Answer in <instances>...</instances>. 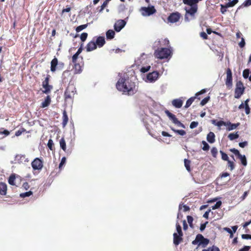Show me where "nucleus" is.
Instances as JSON below:
<instances>
[{"label": "nucleus", "mask_w": 251, "mask_h": 251, "mask_svg": "<svg viewBox=\"0 0 251 251\" xmlns=\"http://www.w3.org/2000/svg\"><path fill=\"white\" fill-rule=\"evenodd\" d=\"M238 2V0H232L231 1L229 0V1L226 4L228 8L232 7L234 6Z\"/></svg>", "instance_id": "33"}, {"label": "nucleus", "mask_w": 251, "mask_h": 251, "mask_svg": "<svg viewBox=\"0 0 251 251\" xmlns=\"http://www.w3.org/2000/svg\"><path fill=\"white\" fill-rule=\"evenodd\" d=\"M76 90L75 86L73 84H69L65 91V100L73 99Z\"/></svg>", "instance_id": "8"}, {"label": "nucleus", "mask_w": 251, "mask_h": 251, "mask_svg": "<svg viewBox=\"0 0 251 251\" xmlns=\"http://www.w3.org/2000/svg\"><path fill=\"white\" fill-rule=\"evenodd\" d=\"M209 240L205 238L201 234L197 235L196 238L192 242L193 245H198V247L201 246L202 248H205L209 243Z\"/></svg>", "instance_id": "4"}, {"label": "nucleus", "mask_w": 251, "mask_h": 251, "mask_svg": "<svg viewBox=\"0 0 251 251\" xmlns=\"http://www.w3.org/2000/svg\"><path fill=\"white\" fill-rule=\"evenodd\" d=\"M87 26V24L82 25L79 26H78L76 28L75 30L77 32H79L82 30L83 29L86 28Z\"/></svg>", "instance_id": "43"}, {"label": "nucleus", "mask_w": 251, "mask_h": 251, "mask_svg": "<svg viewBox=\"0 0 251 251\" xmlns=\"http://www.w3.org/2000/svg\"><path fill=\"white\" fill-rule=\"evenodd\" d=\"M182 207L183 208V211L184 212H186V211H188L190 210V208L189 206H188L187 205H183V204H179V210H180V209H181Z\"/></svg>", "instance_id": "46"}, {"label": "nucleus", "mask_w": 251, "mask_h": 251, "mask_svg": "<svg viewBox=\"0 0 251 251\" xmlns=\"http://www.w3.org/2000/svg\"><path fill=\"white\" fill-rule=\"evenodd\" d=\"M62 126L63 127H65L67 125L68 122V117L67 115V113L65 110H64L63 112V116H62Z\"/></svg>", "instance_id": "27"}, {"label": "nucleus", "mask_w": 251, "mask_h": 251, "mask_svg": "<svg viewBox=\"0 0 251 251\" xmlns=\"http://www.w3.org/2000/svg\"><path fill=\"white\" fill-rule=\"evenodd\" d=\"M211 154L213 157H216L218 153V150L216 148L213 147L211 150Z\"/></svg>", "instance_id": "54"}, {"label": "nucleus", "mask_w": 251, "mask_h": 251, "mask_svg": "<svg viewBox=\"0 0 251 251\" xmlns=\"http://www.w3.org/2000/svg\"><path fill=\"white\" fill-rule=\"evenodd\" d=\"M176 231L178 233V234H179L180 236H183V233L181 230V227L180 225L178 223L176 224Z\"/></svg>", "instance_id": "45"}, {"label": "nucleus", "mask_w": 251, "mask_h": 251, "mask_svg": "<svg viewBox=\"0 0 251 251\" xmlns=\"http://www.w3.org/2000/svg\"><path fill=\"white\" fill-rule=\"evenodd\" d=\"M165 114L168 116L169 119L176 125L177 126L184 128V125L181 123L176 117V116L171 113L169 110H166L165 111Z\"/></svg>", "instance_id": "12"}, {"label": "nucleus", "mask_w": 251, "mask_h": 251, "mask_svg": "<svg viewBox=\"0 0 251 251\" xmlns=\"http://www.w3.org/2000/svg\"><path fill=\"white\" fill-rule=\"evenodd\" d=\"M229 174L227 173V172H225V173H223L221 176H220L218 178V181H220L222 182V179L225 177H228L226 180V181H228L230 180V178L229 177Z\"/></svg>", "instance_id": "31"}, {"label": "nucleus", "mask_w": 251, "mask_h": 251, "mask_svg": "<svg viewBox=\"0 0 251 251\" xmlns=\"http://www.w3.org/2000/svg\"><path fill=\"white\" fill-rule=\"evenodd\" d=\"M107 3L106 2L104 1L103 3L101 5L100 9L99 10V12H101L102 11V10L104 9V8L107 6Z\"/></svg>", "instance_id": "59"}, {"label": "nucleus", "mask_w": 251, "mask_h": 251, "mask_svg": "<svg viewBox=\"0 0 251 251\" xmlns=\"http://www.w3.org/2000/svg\"><path fill=\"white\" fill-rule=\"evenodd\" d=\"M239 123H237L236 124H232L230 122H228L226 123V126H227V130L230 131L233 129L236 128L239 125Z\"/></svg>", "instance_id": "23"}, {"label": "nucleus", "mask_w": 251, "mask_h": 251, "mask_svg": "<svg viewBox=\"0 0 251 251\" xmlns=\"http://www.w3.org/2000/svg\"><path fill=\"white\" fill-rule=\"evenodd\" d=\"M198 124H199V123L198 122L193 121V122H191V123L190 124V127L191 129H193V128L196 127L198 126Z\"/></svg>", "instance_id": "56"}, {"label": "nucleus", "mask_w": 251, "mask_h": 251, "mask_svg": "<svg viewBox=\"0 0 251 251\" xmlns=\"http://www.w3.org/2000/svg\"><path fill=\"white\" fill-rule=\"evenodd\" d=\"M209 99H210L209 97H207L205 98L204 99L202 100L201 101L200 104L201 106L204 105L206 103H207L208 102V101L209 100Z\"/></svg>", "instance_id": "50"}, {"label": "nucleus", "mask_w": 251, "mask_h": 251, "mask_svg": "<svg viewBox=\"0 0 251 251\" xmlns=\"http://www.w3.org/2000/svg\"><path fill=\"white\" fill-rule=\"evenodd\" d=\"M221 8H220V11L223 14H225L227 12V8L228 7L226 6V4L225 5L224 4H221L220 5Z\"/></svg>", "instance_id": "41"}, {"label": "nucleus", "mask_w": 251, "mask_h": 251, "mask_svg": "<svg viewBox=\"0 0 251 251\" xmlns=\"http://www.w3.org/2000/svg\"><path fill=\"white\" fill-rule=\"evenodd\" d=\"M159 75V73L157 71H153L148 74L147 79L150 82H153L156 81Z\"/></svg>", "instance_id": "19"}, {"label": "nucleus", "mask_w": 251, "mask_h": 251, "mask_svg": "<svg viewBox=\"0 0 251 251\" xmlns=\"http://www.w3.org/2000/svg\"><path fill=\"white\" fill-rule=\"evenodd\" d=\"M25 129L24 128H22L21 129L18 130L15 132V136H19L21 135L22 133L25 132Z\"/></svg>", "instance_id": "57"}, {"label": "nucleus", "mask_w": 251, "mask_h": 251, "mask_svg": "<svg viewBox=\"0 0 251 251\" xmlns=\"http://www.w3.org/2000/svg\"><path fill=\"white\" fill-rule=\"evenodd\" d=\"M155 50L154 52V56L155 58L160 59L168 58L172 53V50L167 48H159Z\"/></svg>", "instance_id": "2"}, {"label": "nucleus", "mask_w": 251, "mask_h": 251, "mask_svg": "<svg viewBox=\"0 0 251 251\" xmlns=\"http://www.w3.org/2000/svg\"><path fill=\"white\" fill-rule=\"evenodd\" d=\"M169 44L170 42L167 38L161 39L155 42L154 47H168Z\"/></svg>", "instance_id": "17"}, {"label": "nucleus", "mask_w": 251, "mask_h": 251, "mask_svg": "<svg viewBox=\"0 0 251 251\" xmlns=\"http://www.w3.org/2000/svg\"><path fill=\"white\" fill-rule=\"evenodd\" d=\"M140 11L141 12L142 15L143 16H150L156 12V10L153 5L149 6L148 7H142Z\"/></svg>", "instance_id": "11"}, {"label": "nucleus", "mask_w": 251, "mask_h": 251, "mask_svg": "<svg viewBox=\"0 0 251 251\" xmlns=\"http://www.w3.org/2000/svg\"><path fill=\"white\" fill-rule=\"evenodd\" d=\"M32 193H33L32 191H29L28 192H26L25 193H23L20 194V196L21 198H24L26 197H29L30 196L32 195Z\"/></svg>", "instance_id": "42"}, {"label": "nucleus", "mask_w": 251, "mask_h": 251, "mask_svg": "<svg viewBox=\"0 0 251 251\" xmlns=\"http://www.w3.org/2000/svg\"><path fill=\"white\" fill-rule=\"evenodd\" d=\"M221 205H222L221 201H218L216 203V204L212 206L211 207L213 210H215V209L220 208V206H221Z\"/></svg>", "instance_id": "49"}, {"label": "nucleus", "mask_w": 251, "mask_h": 251, "mask_svg": "<svg viewBox=\"0 0 251 251\" xmlns=\"http://www.w3.org/2000/svg\"><path fill=\"white\" fill-rule=\"evenodd\" d=\"M187 219L190 227H193V218L191 216H187Z\"/></svg>", "instance_id": "48"}, {"label": "nucleus", "mask_w": 251, "mask_h": 251, "mask_svg": "<svg viewBox=\"0 0 251 251\" xmlns=\"http://www.w3.org/2000/svg\"><path fill=\"white\" fill-rule=\"evenodd\" d=\"M248 191H246L244 193L243 196H242L240 198H239V200H240V201H244L246 198L247 197L248 195Z\"/></svg>", "instance_id": "58"}, {"label": "nucleus", "mask_w": 251, "mask_h": 251, "mask_svg": "<svg viewBox=\"0 0 251 251\" xmlns=\"http://www.w3.org/2000/svg\"><path fill=\"white\" fill-rule=\"evenodd\" d=\"M243 5L245 7H247L251 5V0H246L243 3Z\"/></svg>", "instance_id": "60"}, {"label": "nucleus", "mask_w": 251, "mask_h": 251, "mask_svg": "<svg viewBox=\"0 0 251 251\" xmlns=\"http://www.w3.org/2000/svg\"><path fill=\"white\" fill-rule=\"evenodd\" d=\"M250 249V246H245L243 248L239 249V251H249Z\"/></svg>", "instance_id": "62"}, {"label": "nucleus", "mask_w": 251, "mask_h": 251, "mask_svg": "<svg viewBox=\"0 0 251 251\" xmlns=\"http://www.w3.org/2000/svg\"><path fill=\"white\" fill-rule=\"evenodd\" d=\"M242 238L244 239H251V235L250 234H242Z\"/></svg>", "instance_id": "63"}, {"label": "nucleus", "mask_w": 251, "mask_h": 251, "mask_svg": "<svg viewBox=\"0 0 251 251\" xmlns=\"http://www.w3.org/2000/svg\"><path fill=\"white\" fill-rule=\"evenodd\" d=\"M209 240L205 238L201 234L197 235L196 238L192 242L193 245H198V247L201 246L202 248H205L209 243Z\"/></svg>", "instance_id": "3"}, {"label": "nucleus", "mask_w": 251, "mask_h": 251, "mask_svg": "<svg viewBox=\"0 0 251 251\" xmlns=\"http://www.w3.org/2000/svg\"><path fill=\"white\" fill-rule=\"evenodd\" d=\"M212 124H213L215 125H216L219 127L223 125H224V126L226 125V122H225L223 121H220L218 122L217 123H216L215 120H212Z\"/></svg>", "instance_id": "40"}, {"label": "nucleus", "mask_w": 251, "mask_h": 251, "mask_svg": "<svg viewBox=\"0 0 251 251\" xmlns=\"http://www.w3.org/2000/svg\"><path fill=\"white\" fill-rule=\"evenodd\" d=\"M88 34L86 32L82 33L80 35V39L82 42H84L87 39Z\"/></svg>", "instance_id": "52"}, {"label": "nucleus", "mask_w": 251, "mask_h": 251, "mask_svg": "<svg viewBox=\"0 0 251 251\" xmlns=\"http://www.w3.org/2000/svg\"><path fill=\"white\" fill-rule=\"evenodd\" d=\"M116 86L119 91L129 96L134 95L137 91L135 82L132 81L128 77L120 78Z\"/></svg>", "instance_id": "1"}, {"label": "nucleus", "mask_w": 251, "mask_h": 251, "mask_svg": "<svg viewBox=\"0 0 251 251\" xmlns=\"http://www.w3.org/2000/svg\"><path fill=\"white\" fill-rule=\"evenodd\" d=\"M250 75V70L248 69H245L243 71V76L245 78H249Z\"/></svg>", "instance_id": "47"}, {"label": "nucleus", "mask_w": 251, "mask_h": 251, "mask_svg": "<svg viewBox=\"0 0 251 251\" xmlns=\"http://www.w3.org/2000/svg\"><path fill=\"white\" fill-rule=\"evenodd\" d=\"M31 165L34 170H41L43 168V161L39 158H35L32 162Z\"/></svg>", "instance_id": "14"}, {"label": "nucleus", "mask_w": 251, "mask_h": 251, "mask_svg": "<svg viewBox=\"0 0 251 251\" xmlns=\"http://www.w3.org/2000/svg\"><path fill=\"white\" fill-rule=\"evenodd\" d=\"M182 236L177 234L176 233H174L173 234V242L176 246L178 245L182 241Z\"/></svg>", "instance_id": "21"}, {"label": "nucleus", "mask_w": 251, "mask_h": 251, "mask_svg": "<svg viewBox=\"0 0 251 251\" xmlns=\"http://www.w3.org/2000/svg\"><path fill=\"white\" fill-rule=\"evenodd\" d=\"M215 135L213 132H210L207 135V140L210 143H213L215 141Z\"/></svg>", "instance_id": "24"}, {"label": "nucleus", "mask_w": 251, "mask_h": 251, "mask_svg": "<svg viewBox=\"0 0 251 251\" xmlns=\"http://www.w3.org/2000/svg\"><path fill=\"white\" fill-rule=\"evenodd\" d=\"M239 137V135L238 134L237 132L234 133H230L228 136V138L230 140H233L234 139H237Z\"/></svg>", "instance_id": "37"}, {"label": "nucleus", "mask_w": 251, "mask_h": 251, "mask_svg": "<svg viewBox=\"0 0 251 251\" xmlns=\"http://www.w3.org/2000/svg\"><path fill=\"white\" fill-rule=\"evenodd\" d=\"M51 102V98L50 96H47L45 100L42 102L41 107L45 108L48 106Z\"/></svg>", "instance_id": "25"}, {"label": "nucleus", "mask_w": 251, "mask_h": 251, "mask_svg": "<svg viewBox=\"0 0 251 251\" xmlns=\"http://www.w3.org/2000/svg\"><path fill=\"white\" fill-rule=\"evenodd\" d=\"M181 17V14L178 12H175L171 13L167 18V20L171 23L177 22Z\"/></svg>", "instance_id": "13"}, {"label": "nucleus", "mask_w": 251, "mask_h": 251, "mask_svg": "<svg viewBox=\"0 0 251 251\" xmlns=\"http://www.w3.org/2000/svg\"><path fill=\"white\" fill-rule=\"evenodd\" d=\"M209 240L205 238L201 234L197 235L196 238L192 242L193 245H198V247L201 246L202 248H205L209 243Z\"/></svg>", "instance_id": "5"}, {"label": "nucleus", "mask_w": 251, "mask_h": 251, "mask_svg": "<svg viewBox=\"0 0 251 251\" xmlns=\"http://www.w3.org/2000/svg\"><path fill=\"white\" fill-rule=\"evenodd\" d=\"M231 151H232L233 153H234V154L237 156V157H246L245 155H242L239 151H238V150L235 149H231L230 150Z\"/></svg>", "instance_id": "44"}, {"label": "nucleus", "mask_w": 251, "mask_h": 251, "mask_svg": "<svg viewBox=\"0 0 251 251\" xmlns=\"http://www.w3.org/2000/svg\"><path fill=\"white\" fill-rule=\"evenodd\" d=\"M126 22L123 20H119L115 23L114 27L117 32H119L125 26Z\"/></svg>", "instance_id": "18"}, {"label": "nucleus", "mask_w": 251, "mask_h": 251, "mask_svg": "<svg viewBox=\"0 0 251 251\" xmlns=\"http://www.w3.org/2000/svg\"><path fill=\"white\" fill-rule=\"evenodd\" d=\"M47 146L51 151H53L54 150V143L52 139H50L49 140Z\"/></svg>", "instance_id": "39"}, {"label": "nucleus", "mask_w": 251, "mask_h": 251, "mask_svg": "<svg viewBox=\"0 0 251 251\" xmlns=\"http://www.w3.org/2000/svg\"><path fill=\"white\" fill-rule=\"evenodd\" d=\"M184 4L189 5L190 6V8L186 10V13L187 14H189L193 19L195 18V14L197 13L198 9V3H191V2H189V0H182Z\"/></svg>", "instance_id": "7"}, {"label": "nucleus", "mask_w": 251, "mask_h": 251, "mask_svg": "<svg viewBox=\"0 0 251 251\" xmlns=\"http://www.w3.org/2000/svg\"><path fill=\"white\" fill-rule=\"evenodd\" d=\"M115 35V31L112 29H109L106 32V36L107 39H112Z\"/></svg>", "instance_id": "29"}, {"label": "nucleus", "mask_w": 251, "mask_h": 251, "mask_svg": "<svg viewBox=\"0 0 251 251\" xmlns=\"http://www.w3.org/2000/svg\"><path fill=\"white\" fill-rule=\"evenodd\" d=\"M7 186L5 183L3 182L0 183V194L5 195L6 193Z\"/></svg>", "instance_id": "26"}, {"label": "nucleus", "mask_w": 251, "mask_h": 251, "mask_svg": "<svg viewBox=\"0 0 251 251\" xmlns=\"http://www.w3.org/2000/svg\"><path fill=\"white\" fill-rule=\"evenodd\" d=\"M203 145L202 150L203 151H208L209 149V145L204 141L202 142Z\"/></svg>", "instance_id": "51"}, {"label": "nucleus", "mask_w": 251, "mask_h": 251, "mask_svg": "<svg viewBox=\"0 0 251 251\" xmlns=\"http://www.w3.org/2000/svg\"><path fill=\"white\" fill-rule=\"evenodd\" d=\"M78 55H79L78 54L75 53L72 56V62H73V63H75V62H76L77 59L78 58Z\"/></svg>", "instance_id": "61"}, {"label": "nucleus", "mask_w": 251, "mask_h": 251, "mask_svg": "<svg viewBox=\"0 0 251 251\" xmlns=\"http://www.w3.org/2000/svg\"><path fill=\"white\" fill-rule=\"evenodd\" d=\"M184 165H185V167L186 169V170L190 172L191 170V168H190V164H191V161L188 160V159H184Z\"/></svg>", "instance_id": "34"}, {"label": "nucleus", "mask_w": 251, "mask_h": 251, "mask_svg": "<svg viewBox=\"0 0 251 251\" xmlns=\"http://www.w3.org/2000/svg\"><path fill=\"white\" fill-rule=\"evenodd\" d=\"M200 36L201 38H202L203 39H208V36L206 34V33L204 32H201L200 33Z\"/></svg>", "instance_id": "64"}, {"label": "nucleus", "mask_w": 251, "mask_h": 251, "mask_svg": "<svg viewBox=\"0 0 251 251\" xmlns=\"http://www.w3.org/2000/svg\"><path fill=\"white\" fill-rule=\"evenodd\" d=\"M15 176L14 175H11L8 179V183L9 184L12 185H14L15 184Z\"/></svg>", "instance_id": "38"}, {"label": "nucleus", "mask_w": 251, "mask_h": 251, "mask_svg": "<svg viewBox=\"0 0 251 251\" xmlns=\"http://www.w3.org/2000/svg\"><path fill=\"white\" fill-rule=\"evenodd\" d=\"M250 101V100L248 99H247L245 101V112L248 115L249 114H250V106L248 104V102L249 101Z\"/></svg>", "instance_id": "36"}, {"label": "nucleus", "mask_w": 251, "mask_h": 251, "mask_svg": "<svg viewBox=\"0 0 251 251\" xmlns=\"http://www.w3.org/2000/svg\"><path fill=\"white\" fill-rule=\"evenodd\" d=\"M226 84L228 87H230L232 85V72L229 68H227L226 70Z\"/></svg>", "instance_id": "15"}, {"label": "nucleus", "mask_w": 251, "mask_h": 251, "mask_svg": "<svg viewBox=\"0 0 251 251\" xmlns=\"http://www.w3.org/2000/svg\"><path fill=\"white\" fill-rule=\"evenodd\" d=\"M150 68H151L150 66H146V67H143L141 68L140 71L142 73H146L148 71H149L150 70Z\"/></svg>", "instance_id": "53"}, {"label": "nucleus", "mask_w": 251, "mask_h": 251, "mask_svg": "<svg viewBox=\"0 0 251 251\" xmlns=\"http://www.w3.org/2000/svg\"><path fill=\"white\" fill-rule=\"evenodd\" d=\"M74 71L75 74H79L82 71V66L77 62L74 63Z\"/></svg>", "instance_id": "30"}, {"label": "nucleus", "mask_w": 251, "mask_h": 251, "mask_svg": "<svg viewBox=\"0 0 251 251\" xmlns=\"http://www.w3.org/2000/svg\"><path fill=\"white\" fill-rule=\"evenodd\" d=\"M60 146L61 148L64 151L66 149V142L64 138H62L59 141Z\"/></svg>", "instance_id": "35"}, {"label": "nucleus", "mask_w": 251, "mask_h": 251, "mask_svg": "<svg viewBox=\"0 0 251 251\" xmlns=\"http://www.w3.org/2000/svg\"><path fill=\"white\" fill-rule=\"evenodd\" d=\"M93 39L95 41L97 47L101 48L105 44V38L103 36H95Z\"/></svg>", "instance_id": "16"}, {"label": "nucleus", "mask_w": 251, "mask_h": 251, "mask_svg": "<svg viewBox=\"0 0 251 251\" xmlns=\"http://www.w3.org/2000/svg\"><path fill=\"white\" fill-rule=\"evenodd\" d=\"M196 98V97H192L189 99L186 102L185 105L184 107L185 108H188L192 103V102L194 101L195 99Z\"/></svg>", "instance_id": "32"}, {"label": "nucleus", "mask_w": 251, "mask_h": 251, "mask_svg": "<svg viewBox=\"0 0 251 251\" xmlns=\"http://www.w3.org/2000/svg\"><path fill=\"white\" fill-rule=\"evenodd\" d=\"M50 75H47L45 80L42 82V87L44 90H42V92L46 94H49L50 93L51 90L53 89V86L49 84Z\"/></svg>", "instance_id": "9"}, {"label": "nucleus", "mask_w": 251, "mask_h": 251, "mask_svg": "<svg viewBox=\"0 0 251 251\" xmlns=\"http://www.w3.org/2000/svg\"><path fill=\"white\" fill-rule=\"evenodd\" d=\"M175 132L179 134V135H182V136H183L185 134H186V132L184 130H179V129H177V130H175V129H173Z\"/></svg>", "instance_id": "55"}, {"label": "nucleus", "mask_w": 251, "mask_h": 251, "mask_svg": "<svg viewBox=\"0 0 251 251\" xmlns=\"http://www.w3.org/2000/svg\"><path fill=\"white\" fill-rule=\"evenodd\" d=\"M172 103L176 108H180L183 104V101L180 99H176L172 100Z\"/></svg>", "instance_id": "22"}, {"label": "nucleus", "mask_w": 251, "mask_h": 251, "mask_svg": "<svg viewBox=\"0 0 251 251\" xmlns=\"http://www.w3.org/2000/svg\"><path fill=\"white\" fill-rule=\"evenodd\" d=\"M228 158H222L223 159L227 161V167L230 171H232L234 168V163L233 161L229 160Z\"/></svg>", "instance_id": "28"}, {"label": "nucleus", "mask_w": 251, "mask_h": 251, "mask_svg": "<svg viewBox=\"0 0 251 251\" xmlns=\"http://www.w3.org/2000/svg\"><path fill=\"white\" fill-rule=\"evenodd\" d=\"M97 48V47L96 45L95 41L93 39H92V41L89 42L87 44L86 47L87 51H91L92 50H96Z\"/></svg>", "instance_id": "20"}, {"label": "nucleus", "mask_w": 251, "mask_h": 251, "mask_svg": "<svg viewBox=\"0 0 251 251\" xmlns=\"http://www.w3.org/2000/svg\"><path fill=\"white\" fill-rule=\"evenodd\" d=\"M245 87L241 81H239L236 82V88L235 89L234 98L236 99H239L241 96L244 94Z\"/></svg>", "instance_id": "10"}, {"label": "nucleus", "mask_w": 251, "mask_h": 251, "mask_svg": "<svg viewBox=\"0 0 251 251\" xmlns=\"http://www.w3.org/2000/svg\"><path fill=\"white\" fill-rule=\"evenodd\" d=\"M64 63L58 62V59L55 57L50 62V71L52 73L57 70L61 71L64 68Z\"/></svg>", "instance_id": "6"}]
</instances>
